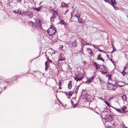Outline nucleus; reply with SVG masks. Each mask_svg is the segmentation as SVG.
<instances>
[{
  "label": "nucleus",
  "instance_id": "nucleus-32",
  "mask_svg": "<svg viewBox=\"0 0 128 128\" xmlns=\"http://www.w3.org/2000/svg\"><path fill=\"white\" fill-rule=\"evenodd\" d=\"M45 66H48V62L46 61L45 62Z\"/></svg>",
  "mask_w": 128,
  "mask_h": 128
},
{
  "label": "nucleus",
  "instance_id": "nucleus-15",
  "mask_svg": "<svg viewBox=\"0 0 128 128\" xmlns=\"http://www.w3.org/2000/svg\"><path fill=\"white\" fill-rule=\"evenodd\" d=\"M76 44L77 43L76 40H74L72 43V46L74 47H76Z\"/></svg>",
  "mask_w": 128,
  "mask_h": 128
},
{
  "label": "nucleus",
  "instance_id": "nucleus-29",
  "mask_svg": "<svg viewBox=\"0 0 128 128\" xmlns=\"http://www.w3.org/2000/svg\"><path fill=\"white\" fill-rule=\"evenodd\" d=\"M116 111L118 112H122L121 111L120 109L118 108V109H117V110H116Z\"/></svg>",
  "mask_w": 128,
  "mask_h": 128
},
{
  "label": "nucleus",
  "instance_id": "nucleus-8",
  "mask_svg": "<svg viewBox=\"0 0 128 128\" xmlns=\"http://www.w3.org/2000/svg\"><path fill=\"white\" fill-rule=\"evenodd\" d=\"M26 15L28 16L29 18H31L32 16L33 13L27 11L26 12H25Z\"/></svg>",
  "mask_w": 128,
  "mask_h": 128
},
{
  "label": "nucleus",
  "instance_id": "nucleus-42",
  "mask_svg": "<svg viewBox=\"0 0 128 128\" xmlns=\"http://www.w3.org/2000/svg\"><path fill=\"white\" fill-rule=\"evenodd\" d=\"M100 82L102 84H103L104 83V82L102 80H101Z\"/></svg>",
  "mask_w": 128,
  "mask_h": 128
},
{
  "label": "nucleus",
  "instance_id": "nucleus-40",
  "mask_svg": "<svg viewBox=\"0 0 128 128\" xmlns=\"http://www.w3.org/2000/svg\"><path fill=\"white\" fill-rule=\"evenodd\" d=\"M107 76H108V79H109L110 78L111 75H108Z\"/></svg>",
  "mask_w": 128,
  "mask_h": 128
},
{
  "label": "nucleus",
  "instance_id": "nucleus-56",
  "mask_svg": "<svg viewBox=\"0 0 128 128\" xmlns=\"http://www.w3.org/2000/svg\"><path fill=\"white\" fill-rule=\"evenodd\" d=\"M110 60H111V61H112V59H110Z\"/></svg>",
  "mask_w": 128,
  "mask_h": 128
},
{
  "label": "nucleus",
  "instance_id": "nucleus-49",
  "mask_svg": "<svg viewBox=\"0 0 128 128\" xmlns=\"http://www.w3.org/2000/svg\"><path fill=\"white\" fill-rule=\"evenodd\" d=\"M113 108H114L116 110H117V109H118V108H114V107H113Z\"/></svg>",
  "mask_w": 128,
  "mask_h": 128
},
{
  "label": "nucleus",
  "instance_id": "nucleus-28",
  "mask_svg": "<svg viewBox=\"0 0 128 128\" xmlns=\"http://www.w3.org/2000/svg\"><path fill=\"white\" fill-rule=\"evenodd\" d=\"M122 74L123 76H124L125 75V72L124 70H123L122 71Z\"/></svg>",
  "mask_w": 128,
  "mask_h": 128
},
{
  "label": "nucleus",
  "instance_id": "nucleus-31",
  "mask_svg": "<svg viewBox=\"0 0 128 128\" xmlns=\"http://www.w3.org/2000/svg\"><path fill=\"white\" fill-rule=\"evenodd\" d=\"M78 105V104H74V106H73V108H74L76 107H77Z\"/></svg>",
  "mask_w": 128,
  "mask_h": 128
},
{
  "label": "nucleus",
  "instance_id": "nucleus-17",
  "mask_svg": "<svg viewBox=\"0 0 128 128\" xmlns=\"http://www.w3.org/2000/svg\"><path fill=\"white\" fill-rule=\"evenodd\" d=\"M81 43L83 45H85L86 44L89 45V43H87L86 42H85L84 41V40H82Z\"/></svg>",
  "mask_w": 128,
  "mask_h": 128
},
{
  "label": "nucleus",
  "instance_id": "nucleus-60",
  "mask_svg": "<svg viewBox=\"0 0 128 128\" xmlns=\"http://www.w3.org/2000/svg\"><path fill=\"white\" fill-rule=\"evenodd\" d=\"M106 113H107V111H106Z\"/></svg>",
  "mask_w": 128,
  "mask_h": 128
},
{
  "label": "nucleus",
  "instance_id": "nucleus-45",
  "mask_svg": "<svg viewBox=\"0 0 128 128\" xmlns=\"http://www.w3.org/2000/svg\"><path fill=\"white\" fill-rule=\"evenodd\" d=\"M48 66H46V68H45V70H46L48 68Z\"/></svg>",
  "mask_w": 128,
  "mask_h": 128
},
{
  "label": "nucleus",
  "instance_id": "nucleus-26",
  "mask_svg": "<svg viewBox=\"0 0 128 128\" xmlns=\"http://www.w3.org/2000/svg\"><path fill=\"white\" fill-rule=\"evenodd\" d=\"M112 5L113 6L114 8L116 10H117L118 9V8L117 6H114L113 4H112Z\"/></svg>",
  "mask_w": 128,
  "mask_h": 128
},
{
  "label": "nucleus",
  "instance_id": "nucleus-12",
  "mask_svg": "<svg viewBox=\"0 0 128 128\" xmlns=\"http://www.w3.org/2000/svg\"><path fill=\"white\" fill-rule=\"evenodd\" d=\"M110 2L111 3V4L110 2H108V3H109L112 5V4H113V5L115 4L116 3V2L115 0H111Z\"/></svg>",
  "mask_w": 128,
  "mask_h": 128
},
{
  "label": "nucleus",
  "instance_id": "nucleus-18",
  "mask_svg": "<svg viewBox=\"0 0 128 128\" xmlns=\"http://www.w3.org/2000/svg\"><path fill=\"white\" fill-rule=\"evenodd\" d=\"M42 8V6H40L38 8H34V10H36L37 12L40 11V10Z\"/></svg>",
  "mask_w": 128,
  "mask_h": 128
},
{
  "label": "nucleus",
  "instance_id": "nucleus-51",
  "mask_svg": "<svg viewBox=\"0 0 128 128\" xmlns=\"http://www.w3.org/2000/svg\"><path fill=\"white\" fill-rule=\"evenodd\" d=\"M104 0L106 2H107V1L106 0Z\"/></svg>",
  "mask_w": 128,
  "mask_h": 128
},
{
  "label": "nucleus",
  "instance_id": "nucleus-57",
  "mask_svg": "<svg viewBox=\"0 0 128 128\" xmlns=\"http://www.w3.org/2000/svg\"><path fill=\"white\" fill-rule=\"evenodd\" d=\"M127 16V17L128 18V16Z\"/></svg>",
  "mask_w": 128,
  "mask_h": 128
},
{
  "label": "nucleus",
  "instance_id": "nucleus-37",
  "mask_svg": "<svg viewBox=\"0 0 128 128\" xmlns=\"http://www.w3.org/2000/svg\"><path fill=\"white\" fill-rule=\"evenodd\" d=\"M74 17H76L77 18H78L79 17V16H77V15H76V14L74 15Z\"/></svg>",
  "mask_w": 128,
  "mask_h": 128
},
{
  "label": "nucleus",
  "instance_id": "nucleus-61",
  "mask_svg": "<svg viewBox=\"0 0 128 128\" xmlns=\"http://www.w3.org/2000/svg\"><path fill=\"white\" fill-rule=\"evenodd\" d=\"M80 22H82L81 20L80 21Z\"/></svg>",
  "mask_w": 128,
  "mask_h": 128
},
{
  "label": "nucleus",
  "instance_id": "nucleus-38",
  "mask_svg": "<svg viewBox=\"0 0 128 128\" xmlns=\"http://www.w3.org/2000/svg\"><path fill=\"white\" fill-rule=\"evenodd\" d=\"M80 18V17H79L78 18H77L78 19V22H80V23H83V22H80V20H79V18Z\"/></svg>",
  "mask_w": 128,
  "mask_h": 128
},
{
  "label": "nucleus",
  "instance_id": "nucleus-54",
  "mask_svg": "<svg viewBox=\"0 0 128 128\" xmlns=\"http://www.w3.org/2000/svg\"><path fill=\"white\" fill-rule=\"evenodd\" d=\"M107 2H108H108H109H109H108V1H107Z\"/></svg>",
  "mask_w": 128,
  "mask_h": 128
},
{
  "label": "nucleus",
  "instance_id": "nucleus-27",
  "mask_svg": "<svg viewBox=\"0 0 128 128\" xmlns=\"http://www.w3.org/2000/svg\"><path fill=\"white\" fill-rule=\"evenodd\" d=\"M42 22H40V23H38V24H37L38 26V27L41 28H42V26H41V23Z\"/></svg>",
  "mask_w": 128,
  "mask_h": 128
},
{
  "label": "nucleus",
  "instance_id": "nucleus-14",
  "mask_svg": "<svg viewBox=\"0 0 128 128\" xmlns=\"http://www.w3.org/2000/svg\"><path fill=\"white\" fill-rule=\"evenodd\" d=\"M68 88L69 89H70L72 87V81H71L69 82L68 84Z\"/></svg>",
  "mask_w": 128,
  "mask_h": 128
},
{
  "label": "nucleus",
  "instance_id": "nucleus-50",
  "mask_svg": "<svg viewBox=\"0 0 128 128\" xmlns=\"http://www.w3.org/2000/svg\"><path fill=\"white\" fill-rule=\"evenodd\" d=\"M99 50H100V52H101L102 51V50H100V49H99Z\"/></svg>",
  "mask_w": 128,
  "mask_h": 128
},
{
  "label": "nucleus",
  "instance_id": "nucleus-24",
  "mask_svg": "<svg viewBox=\"0 0 128 128\" xmlns=\"http://www.w3.org/2000/svg\"><path fill=\"white\" fill-rule=\"evenodd\" d=\"M94 64L95 65V68H96V69H98L99 68V66H98V65L96 64L95 63H94Z\"/></svg>",
  "mask_w": 128,
  "mask_h": 128
},
{
  "label": "nucleus",
  "instance_id": "nucleus-48",
  "mask_svg": "<svg viewBox=\"0 0 128 128\" xmlns=\"http://www.w3.org/2000/svg\"><path fill=\"white\" fill-rule=\"evenodd\" d=\"M73 102L72 100H71V103L72 104H72H73Z\"/></svg>",
  "mask_w": 128,
  "mask_h": 128
},
{
  "label": "nucleus",
  "instance_id": "nucleus-19",
  "mask_svg": "<svg viewBox=\"0 0 128 128\" xmlns=\"http://www.w3.org/2000/svg\"><path fill=\"white\" fill-rule=\"evenodd\" d=\"M60 23L61 24H63L64 25H66V23L64 22V21L62 20H60Z\"/></svg>",
  "mask_w": 128,
  "mask_h": 128
},
{
  "label": "nucleus",
  "instance_id": "nucleus-11",
  "mask_svg": "<svg viewBox=\"0 0 128 128\" xmlns=\"http://www.w3.org/2000/svg\"><path fill=\"white\" fill-rule=\"evenodd\" d=\"M31 24H32L33 28H34L35 29L37 28L38 26L35 23L33 22H31Z\"/></svg>",
  "mask_w": 128,
  "mask_h": 128
},
{
  "label": "nucleus",
  "instance_id": "nucleus-52",
  "mask_svg": "<svg viewBox=\"0 0 128 128\" xmlns=\"http://www.w3.org/2000/svg\"><path fill=\"white\" fill-rule=\"evenodd\" d=\"M59 88H61L60 87V86H59Z\"/></svg>",
  "mask_w": 128,
  "mask_h": 128
},
{
  "label": "nucleus",
  "instance_id": "nucleus-22",
  "mask_svg": "<svg viewBox=\"0 0 128 128\" xmlns=\"http://www.w3.org/2000/svg\"><path fill=\"white\" fill-rule=\"evenodd\" d=\"M55 18H54L52 16L50 18V20L52 22H54V20Z\"/></svg>",
  "mask_w": 128,
  "mask_h": 128
},
{
  "label": "nucleus",
  "instance_id": "nucleus-43",
  "mask_svg": "<svg viewBox=\"0 0 128 128\" xmlns=\"http://www.w3.org/2000/svg\"><path fill=\"white\" fill-rule=\"evenodd\" d=\"M112 47L113 48H114V44H113V43H112Z\"/></svg>",
  "mask_w": 128,
  "mask_h": 128
},
{
  "label": "nucleus",
  "instance_id": "nucleus-53",
  "mask_svg": "<svg viewBox=\"0 0 128 128\" xmlns=\"http://www.w3.org/2000/svg\"><path fill=\"white\" fill-rule=\"evenodd\" d=\"M67 98H69L70 97H69L68 96V97H67Z\"/></svg>",
  "mask_w": 128,
  "mask_h": 128
},
{
  "label": "nucleus",
  "instance_id": "nucleus-46",
  "mask_svg": "<svg viewBox=\"0 0 128 128\" xmlns=\"http://www.w3.org/2000/svg\"><path fill=\"white\" fill-rule=\"evenodd\" d=\"M118 86H120V87H121V86H124V85H119L118 84Z\"/></svg>",
  "mask_w": 128,
  "mask_h": 128
},
{
  "label": "nucleus",
  "instance_id": "nucleus-2",
  "mask_svg": "<svg viewBox=\"0 0 128 128\" xmlns=\"http://www.w3.org/2000/svg\"><path fill=\"white\" fill-rule=\"evenodd\" d=\"M99 68H101L100 72L102 74H106L108 72V70L105 65H101L99 66Z\"/></svg>",
  "mask_w": 128,
  "mask_h": 128
},
{
  "label": "nucleus",
  "instance_id": "nucleus-3",
  "mask_svg": "<svg viewBox=\"0 0 128 128\" xmlns=\"http://www.w3.org/2000/svg\"><path fill=\"white\" fill-rule=\"evenodd\" d=\"M83 78V77L82 74L81 73H80L76 75L75 77L74 78V79L76 80L77 82H78V81L80 82L82 80Z\"/></svg>",
  "mask_w": 128,
  "mask_h": 128
},
{
  "label": "nucleus",
  "instance_id": "nucleus-58",
  "mask_svg": "<svg viewBox=\"0 0 128 128\" xmlns=\"http://www.w3.org/2000/svg\"><path fill=\"white\" fill-rule=\"evenodd\" d=\"M72 18V17H71L70 18V19H71Z\"/></svg>",
  "mask_w": 128,
  "mask_h": 128
},
{
  "label": "nucleus",
  "instance_id": "nucleus-34",
  "mask_svg": "<svg viewBox=\"0 0 128 128\" xmlns=\"http://www.w3.org/2000/svg\"><path fill=\"white\" fill-rule=\"evenodd\" d=\"M49 62H52V61L51 60H50L48 58H47Z\"/></svg>",
  "mask_w": 128,
  "mask_h": 128
},
{
  "label": "nucleus",
  "instance_id": "nucleus-47",
  "mask_svg": "<svg viewBox=\"0 0 128 128\" xmlns=\"http://www.w3.org/2000/svg\"><path fill=\"white\" fill-rule=\"evenodd\" d=\"M98 80L100 82L102 80L100 78H99L98 79Z\"/></svg>",
  "mask_w": 128,
  "mask_h": 128
},
{
  "label": "nucleus",
  "instance_id": "nucleus-9",
  "mask_svg": "<svg viewBox=\"0 0 128 128\" xmlns=\"http://www.w3.org/2000/svg\"><path fill=\"white\" fill-rule=\"evenodd\" d=\"M121 96L125 102H127L126 97L125 94H123L121 95Z\"/></svg>",
  "mask_w": 128,
  "mask_h": 128
},
{
  "label": "nucleus",
  "instance_id": "nucleus-20",
  "mask_svg": "<svg viewBox=\"0 0 128 128\" xmlns=\"http://www.w3.org/2000/svg\"><path fill=\"white\" fill-rule=\"evenodd\" d=\"M126 106H124L122 107L121 108V110H122V112L124 113V110L125 109H126Z\"/></svg>",
  "mask_w": 128,
  "mask_h": 128
},
{
  "label": "nucleus",
  "instance_id": "nucleus-5",
  "mask_svg": "<svg viewBox=\"0 0 128 128\" xmlns=\"http://www.w3.org/2000/svg\"><path fill=\"white\" fill-rule=\"evenodd\" d=\"M107 87L110 90H114L117 87V86L115 84H110V85H108Z\"/></svg>",
  "mask_w": 128,
  "mask_h": 128
},
{
  "label": "nucleus",
  "instance_id": "nucleus-16",
  "mask_svg": "<svg viewBox=\"0 0 128 128\" xmlns=\"http://www.w3.org/2000/svg\"><path fill=\"white\" fill-rule=\"evenodd\" d=\"M97 59L99 60H101L104 62V60L102 58L100 57V54H99L98 56V57L97 58Z\"/></svg>",
  "mask_w": 128,
  "mask_h": 128
},
{
  "label": "nucleus",
  "instance_id": "nucleus-44",
  "mask_svg": "<svg viewBox=\"0 0 128 128\" xmlns=\"http://www.w3.org/2000/svg\"><path fill=\"white\" fill-rule=\"evenodd\" d=\"M61 85V82H60L59 83V86H60Z\"/></svg>",
  "mask_w": 128,
  "mask_h": 128
},
{
  "label": "nucleus",
  "instance_id": "nucleus-59",
  "mask_svg": "<svg viewBox=\"0 0 128 128\" xmlns=\"http://www.w3.org/2000/svg\"><path fill=\"white\" fill-rule=\"evenodd\" d=\"M72 17V14L71 15V17Z\"/></svg>",
  "mask_w": 128,
  "mask_h": 128
},
{
  "label": "nucleus",
  "instance_id": "nucleus-13",
  "mask_svg": "<svg viewBox=\"0 0 128 128\" xmlns=\"http://www.w3.org/2000/svg\"><path fill=\"white\" fill-rule=\"evenodd\" d=\"M87 49L89 51V52L90 53V55L91 56H92L93 54V52H92V50L90 48H88Z\"/></svg>",
  "mask_w": 128,
  "mask_h": 128
},
{
  "label": "nucleus",
  "instance_id": "nucleus-41",
  "mask_svg": "<svg viewBox=\"0 0 128 128\" xmlns=\"http://www.w3.org/2000/svg\"><path fill=\"white\" fill-rule=\"evenodd\" d=\"M20 10H17V14H19V12H20Z\"/></svg>",
  "mask_w": 128,
  "mask_h": 128
},
{
  "label": "nucleus",
  "instance_id": "nucleus-30",
  "mask_svg": "<svg viewBox=\"0 0 128 128\" xmlns=\"http://www.w3.org/2000/svg\"><path fill=\"white\" fill-rule=\"evenodd\" d=\"M128 68V64L124 68V70H125L127 68Z\"/></svg>",
  "mask_w": 128,
  "mask_h": 128
},
{
  "label": "nucleus",
  "instance_id": "nucleus-1",
  "mask_svg": "<svg viewBox=\"0 0 128 128\" xmlns=\"http://www.w3.org/2000/svg\"><path fill=\"white\" fill-rule=\"evenodd\" d=\"M56 30L55 27L53 25H51L50 28L48 30L47 32L49 36H54L55 35V32Z\"/></svg>",
  "mask_w": 128,
  "mask_h": 128
},
{
  "label": "nucleus",
  "instance_id": "nucleus-33",
  "mask_svg": "<svg viewBox=\"0 0 128 128\" xmlns=\"http://www.w3.org/2000/svg\"><path fill=\"white\" fill-rule=\"evenodd\" d=\"M66 4L64 3H62V6H64L66 5Z\"/></svg>",
  "mask_w": 128,
  "mask_h": 128
},
{
  "label": "nucleus",
  "instance_id": "nucleus-7",
  "mask_svg": "<svg viewBox=\"0 0 128 128\" xmlns=\"http://www.w3.org/2000/svg\"><path fill=\"white\" fill-rule=\"evenodd\" d=\"M94 78V76H92L90 77L88 79H87V81L86 82V83L89 84V83L92 82Z\"/></svg>",
  "mask_w": 128,
  "mask_h": 128
},
{
  "label": "nucleus",
  "instance_id": "nucleus-55",
  "mask_svg": "<svg viewBox=\"0 0 128 128\" xmlns=\"http://www.w3.org/2000/svg\"><path fill=\"white\" fill-rule=\"evenodd\" d=\"M59 57H60V55L59 56Z\"/></svg>",
  "mask_w": 128,
  "mask_h": 128
},
{
  "label": "nucleus",
  "instance_id": "nucleus-21",
  "mask_svg": "<svg viewBox=\"0 0 128 128\" xmlns=\"http://www.w3.org/2000/svg\"><path fill=\"white\" fill-rule=\"evenodd\" d=\"M73 93V92H68V93H66V95H68L69 96H71L72 94Z\"/></svg>",
  "mask_w": 128,
  "mask_h": 128
},
{
  "label": "nucleus",
  "instance_id": "nucleus-4",
  "mask_svg": "<svg viewBox=\"0 0 128 128\" xmlns=\"http://www.w3.org/2000/svg\"><path fill=\"white\" fill-rule=\"evenodd\" d=\"M104 119L106 122H112L113 120L112 116L106 114L105 115V117Z\"/></svg>",
  "mask_w": 128,
  "mask_h": 128
},
{
  "label": "nucleus",
  "instance_id": "nucleus-35",
  "mask_svg": "<svg viewBox=\"0 0 128 128\" xmlns=\"http://www.w3.org/2000/svg\"><path fill=\"white\" fill-rule=\"evenodd\" d=\"M64 60V58H60L59 60L58 61H62Z\"/></svg>",
  "mask_w": 128,
  "mask_h": 128
},
{
  "label": "nucleus",
  "instance_id": "nucleus-25",
  "mask_svg": "<svg viewBox=\"0 0 128 128\" xmlns=\"http://www.w3.org/2000/svg\"><path fill=\"white\" fill-rule=\"evenodd\" d=\"M41 22V20H40L39 19H38L37 20H36V22L37 24H38V23H40V22Z\"/></svg>",
  "mask_w": 128,
  "mask_h": 128
},
{
  "label": "nucleus",
  "instance_id": "nucleus-36",
  "mask_svg": "<svg viewBox=\"0 0 128 128\" xmlns=\"http://www.w3.org/2000/svg\"><path fill=\"white\" fill-rule=\"evenodd\" d=\"M17 10H14L13 11V13H15V14H17Z\"/></svg>",
  "mask_w": 128,
  "mask_h": 128
},
{
  "label": "nucleus",
  "instance_id": "nucleus-23",
  "mask_svg": "<svg viewBox=\"0 0 128 128\" xmlns=\"http://www.w3.org/2000/svg\"><path fill=\"white\" fill-rule=\"evenodd\" d=\"M24 11H20L19 14L20 15H22L24 14Z\"/></svg>",
  "mask_w": 128,
  "mask_h": 128
},
{
  "label": "nucleus",
  "instance_id": "nucleus-39",
  "mask_svg": "<svg viewBox=\"0 0 128 128\" xmlns=\"http://www.w3.org/2000/svg\"><path fill=\"white\" fill-rule=\"evenodd\" d=\"M116 50V49L114 47V48H113V51L112 52H111L112 53H113Z\"/></svg>",
  "mask_w": 128,
  "mask_h": 128
},
{
  "label": "nucleus",
  "instance_id": "nucleus-6",
  "mask_svg": "<svg viewBox=\"0 0 128 128\" xmlns=\"http://www.w3.org/2000/svg\"><path fill=\"white\" fill-rule=\"evenodd\" d=\"M50 10L52 12V17L56 18L58 15V12L53 9H51Z\"/></svg>",
  "mask_w": 128,
  "mask_h": 128
},
{
  "label": "nucleus",
  "instance_id": "nucleus-10",
  "mask_svg": "<svg viewBox=\"0 0 128 128\" xmlns=\"http://www.w3.org/2000/svg\"><path fill=\"white\" fill-rule=\"evenodd\" d=\"M79 86L80 85L75 88L73 90V93L74 92L76 94L77 93L78 90Z\"/></svg>",
  "mask_w": 128,
  "mask_h": 128
}]
</instances>
